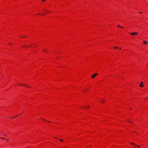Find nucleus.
I'll list each match as a JSON object with an SVG mask.
<instances>
[{
	"label": "nucleus",
	"mask_w": 148,
	"mask_h": 148,
	"mask_svg": "<svg viewBox=\"0 0 148 148\" xmlns=\"http://www.w3.org/2000/svg\"><path fill=\"white\" fill-rule=\"evenodd\" d=\"M45 51H46V50H45Z\"/></svg>",
	"instance_id": "obj_18"
},
{
	"label": "nucleus",
	"mask_w": 148,
	"mask_h": 148,
	"mask_svg": "<svg viewBox=\"0 0 148 148\" xmlns=\"http://www.w3.org/2000/svg\"><path fill=\"white\" fill-rule=\"evenodd\" d=\"M24 47H27V46H25Z\"/></svg>",
	"instance_id": "obj_13"
},
{
	"label": "nucleus",
	"mask_w": 148,
	"mask_h": 148,
	"mask_svg": "<svg viewBox=\"0 0 148 148\" xmlns=\"http://www.w3.org/2000/svg\"><path fill=\"white\" fill-rule=\"evenodd\" d=\"M59 140L61 141H63V140L62 139H59Z\"/></svg>",
	"instance_id": "obj_10"
},
{
	"label": "nucleus",
	"mask_w": 148,
	"mask_h": 148,
	"mask_svg": "<svg viewBox=\"0 0 148 148\" xmlns=\"http://www.w3.org/2000/svg\"><path fill=\"white\" fill-rule=\"evenodd\" d=\"M143 42H144V43L145 44H147V42L146 41H143Z\"/></svg>",
	"instance_id": "obj_5"
},
{
	"label": "nucleus",
	"mask_w": 148,
	"mask_h": 148,
	"mask_svg": "<svg viewBox=\"0 0 148 148\" xmlns=\"http://www.w3.org/2000/svg\"><path fill=\"white\" fill-rule=\"evenodd\" d=\"M45 12H46L47 13H49V11H47V10H46V11H45Z\"/></svg>",
	"instance_id": "obj_8"
},
{
	"label": "nucleus",
	"mask_w": 148,
	"mask_h": 148,
	"mask_svg": "<svg viewBox=\"0 0 148 148\" xmlns=\"http://www.w3.org/2000/svg\"><path fill=\"white\" fill-rule=\"evenodd\" d=\"M98 74L97 73H95L92 76V78H93L95 77L96 75Z\"/></svg>",
	"instance_id": "obj_2"
},
{
	"label": "nucleus",
	"mask_w": 148,
	"mask_h": 148,
	"mask_svg": "<svg viewBox=\"0 0 148 148\" xmlns=\"http://www.w3.org/2000/svg\"><path fill=\"white\" fill-rule=\"evenodd\" d=\"M7 140L8 141L9 140H8V139H7Z\"/></svg>",
	"instance_id": "obj_19"
},
{
	"label": "nucleus",
	"mask_w": 148,
	"mask_h": 148,
	"mask_svg": "<svg viewBox=\"0 0 148 148\" xmlns=\"http://www.w3.org/2000/svg\"><path fill=\"white\" fill-rule=\"evenodd\" d=\"M45 0H42V1H45Z\"/></svg>",
	"instance_id": "obj_14"
},
{
	"label": "nucleus",
	"mask_w": 148,
	"mask_h": 148,
	"mask_svg": "<svg viewBox=\"0 0 148 148\" xmlns=\"http://www.w3.org/2000/svg\"><path fill=\"white\" fill-rule=\"evenodd\" d=\"M1 139H5V138H1Z\"/></svg>",
	"instance_id": "obj_11"
},
{
	"label": "nucleus",
	"mask_w": 148,
	"mask_h": 148,
	"mask_svg": "<svg viewBox=\"0 0 148 148\" xmlns=\"http://www.w3.org/2000/svg\"><path fill=\"white\" fill-rule=\"evenodd\" d=\"M143 86V83H142V82H141V84L140 85V87H142Z\"/></svg>",
	"instance_id": "obj_3"
},
{
	"label": "nucleus",
	"mask_w": 148,
	"mask_h": 148,
	"mask_svg": "<svg viewBox=\"0 0 148 148\" xmlns=\"http://www.w3.org/2000/svg\"><path fill=\"white\" fill-rule=\"evenodd\" d=\"M19 115H17V116H14L13 117H12V118H16V117H17Z\"/></svg>",
	"instance_id": "obj_6"
},
{
	"label": "nucleus",
	"mask_w": 148,
	"mask_h": 148,
	"mask_svg": "<svg viewBox=\"0 0 148 148\" xmlns=\"http://www.w3.org/2000/svg\"><path fill=\"white\" fill-rule=\"evenodd\" d=\"M142 13V12H140V14H141V13Z\"/></svg>",
	"instance_id": "obj_17"
},
{
	"label": "nucleus",
	"mask_w": 148,
	"mask_h": 148,
	"mask_svg": "<svg viewBox=\"0 0 148 148\" xmlns=\"http://www.w3.org/2000/svg\"><path fill=\"white\" fill-rule=\"evenodd\" d=\"M138 147H140L139 146H137Z\"/></svg>",
	"instance_id": "obj_16"
},
{
	"label": "nucleus",
	"mask_w": 148,
	"mask_h": 148,
	"mask_svg": "<svg viewBox=\"0 0 148 148\" xmlns=\"http://www.w3.org/2000/svg\"><path fill=\"white\" fill-rule=\"evenodd\" d=\"M11 43H9V45H11Z\"/></svg>",
	"instance_id": "obj_15"
},
{
	"label": "nucleus",
	"mask_w": 148,
	"mask_h": 148,
	"mask_svg": "<svg viewBox=\"0 0 148 148\" xmlns=\"http://www.w3.org/2000/svg\"><path fill=\"white\" fill-rule=\"evenodd\" d=\"M131 144H132V145H135L134 144V143H131Z\"/></svg>",
	"instance_id": "obj_9"
},
{
	"label": "nucleus",
	"mask_w": 148,
	"mask_h": 148,
	"mask_svg": "<svg viewBox=\"0 0 148 148\" xmlns=\"http://www.w3.org/2000/svg\"><path fill=\"white\" fill-rule=\"evenodd\" d=\"M130 34L132 35H137L138 34V33L136 32H134L133 33H130Z\"/></svg>",
	"instance_id": "obj_1"
},
{
	"label": "nucleus",
	"mask_w": 148,
	"mask_h": 148,
	"mask_svg": "<svg viewBox=\"0 0 148 148\" xmlns=\"http://www.w3.org/2000/svg\"><path fill=\"white\" fill-rule=\"evenodd\" d=\"M118 26L119 27H121V28H123V27H122L121 26H120V25H118Z\"/></svg>",
	"instance_id": "obj_7"
},
{
	"label": "nucleus",
	"mask_w": 148,
	"mask_h": 148,
	"mask_svg": "<svg viewBox=\"0 0 148 148\" xmlns=\"http://www.w3.org/2000/svg\"><path fill=\"white\" fill-rule=\"evenodd\" d=\"M41 119H43V120H45V121H46V120H45V119H43L42 118H41Z\"/></svg>",
	"instance_id": "obj_12"
},
{
	"label": "nucleus",
	"mask_w": 148,
	"mask_h": 148,
	"mask_svg": "<svg viewBox=\"0 0 148 148\" xmlns=\"http://www.w3.org/2000/svg\"><path fill=\"white\" fill-rule=\"evenodd\" d=\"M114 49H118V48L119 49H121V48H118V47H114Z\"/></svg>",
	"instance_id": "obj_4"
}]
</instances>
